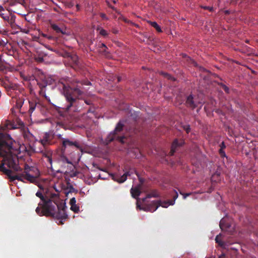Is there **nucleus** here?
Here are the masks:
<instances>
[{
  "label": "nucleus",
  "mask_w": 258,
  "mask_h": 258,
  "mask_svg": "<svg viewBox=\"0 0 258 258\" xmlns=\"http://www.w3.org/2000/svg\"><path fill=\"white\" fill-rule=\"evenodd\" d=\"M15 141L7 134L0 133V171L7 175L11 182L18 180L24 182L25 180L35 183L37 176L30 175L25 165L23 170L19 165V160L13 144Z\"/></svg>",
  "instance_id": "f257e3e1"
},
{
  "label": "nucleus",
  "mask_w": 258,
  "mask_h": 258,
  "mask_svg": "<svg viewBox=\"0 0 258 258\" xmlns=\"http://www.w3.org/2000/svg\"><path fill=\"white\" fill-rule=\"evenodd\" d=\"M36 196L39 198L42 202L38 203V206L36 208L37 214L40 216L51 217L60 220L59 224H63L62 221L68 218L66 213L67 206L65 203L60 201L57 195L51 194L50 197L48 198L45 197L40 191H38Z\"/></svg>",
  "instance_id": "f03ea898"
},
{
  "label": "nucleus",
  "mask_w": 258,
  "mask_h": 258,
  "mask_svg": "<svg viewBox=\"0 0 258 258\" xmlns=\"http://www.w3.org/2000/svg\"><path fill=\"white\" fill-rule=\"evenodd\" d=\"M74 79H61L59 81L58 86L62 87L63 94L65 97L66 104L62 108L68 112H74L79 110V99L83 94L82 89L83 85H90V82L87 81L80 83L79 81H75L77 83L76 86L74 84Z\"/></svg>",
  "instance_id": "7ed1b4c3"
},
{
  "label": "nucleus",
  "mask_w": 258,
  "mask_h": 258,
  "mask_svg": "<svg viewBox=\"0 0 258 258\" xmlns=\"http://www.w3.org/2000/svg\"><path fill=\"white\" fill-rule=\"evenodd\" d=\"M124 124L120 121L116 124L114 130L110 133L106 139V143L108 144L114 141H117L121 144L125 143L126 139L123 134Z\"/></svg>",
  "instance_id": "20e7f679"
},
{
  "label": "nucleus",
  "mask_w": 258,
  "mask_h": 258,
  "mask_svg": "<svg viewBox=\"0 0 258 258\" xmlns=\"http://www.w3.org/2000/svg\"><path fill=\"white\" fill-rule=\"evenodd\" d=\"M172 196L173 197V200H168L166 202L164 203H162L161 201H154L152 203V207L151 208H149V211L151 212H154L158 209L159 206H162L164 208H167L169 205H174L175 200L178 198L177 192L175 190H173Z\"/></svg>",
  "instance_id": "39448f33"
},
{
  "label": "nucleus",
  "mask_w": 258,
  "mask_h": 258,
  "mask_svg": "<svg viewBox=\"0 0 258 258\" xmlns=\"http://www.w3.org/2000/svg\"><path fill=\"white\" fill-rule=\"evenodd\" d=\"M67 148L78 149L80 150H82V147L80 146L79 143L75 141L71 140L69 138L63 139L61 143V150L64 151Z\"/></svg>",
  "instance_id": "423d86ee"
},
{
  "label": "nucleus",
  "mask_w": 258,
  "mask_h": 258,
  "mask_svg": "<svg viewBox=\"0 0 258 258\" xmlns=\"http://www.w3.org/2000/svg\"><path fill=\"white\" fill-rule=\"evenodd\" d=\"M29 113L31 114L35 110H40L42 108V103L38 98H33L29 100Z\"/></svg>",
  "instance_id": "0eeeda50"
},
{
  "label": "nucleus",
  "mask_w": 258,
  "mask_h": 258,
  "mask_svg": "<svg viewBox=\"0 0 258 258\" xmlns=\"http://www.w3.org/2000/svg\"><path fill=\"white\" fill-rule=\"evenodd\" d=\"M54 138V134L52 132L45 133L42 139L40 140V142L45 147L47 145L53 144L54 143L53 141Z\"/></svg>",
  "instance_id": "6e6552de"
},
{
  "label": "nucleus",
  "mask_w": 258,
  "mask_h": 258,
  "mask_svg": "<svg viewBox=\"0 0 258 258\" xmlns=\"http://www.w3.org/2000/svg\"><path fill=\"white\" fill-rule=\"evenodd\" d=\"M64 57H68L70 59L71 61L72 67L73 68H74V67L78 68L81 67V65L77 55L74 54H71L69 52H66Z\"/></svg>",
  "instance_id": "1a4fd4ad"
},
{
  "label": "nucleus",
  "mask_w": 258,
  "mask_h": 258,
  "mask_svg": "<svg viewBox=\"0 0 258 258\" xmlns=\"http://www.w3.org/2000/svg\"><path fill=\"white\" fill-rule=\"evenodd\" d=\"M199 103L200 102L197 101V99L191 94L188 96L186 98L185 105L192 109L196 108Z\"/></svg>",
  "instance_id": "9d476101"
},
{
  "label": "nucleus",
  "mask_w": 258,
  "mask_h": 258,
  "mask_svg": "<svg viewBox=\"0 0 258 258\" xmlns=\"http://www.w3.org/2000/svg\"><path fill=\"white\" fill-rule=\"evenodd\" d=\"M141 193V191L140 188L139 186H136L135 187H132L131 189V194L132 195V196L133 197V198L136 199L137 200V208L139 209L140 210H141L142 208H141V206L139 204V203H138V200L139 199L138 197L140 195Z\"/></svg>",
  "instance_id": "9b49d317"
},
{
  "label": "nucleus",
  "mask_w": 258,
  "mask_h": 258,
  "mask_svg": "<svg viewBox=\"0 0 258 258\" xmlns=\"http://www.w3.org/2000/svg\"><path fill=\"white\" fill-rule=\"evenodd\" d=\"M131 173L130 171L126 172L124 173L122 176H120L119 175L117 174H111V176L112 177V179L116 181L119 183H123L124 182L126 179L127 177L128 176H130Z\"/></svg>",
  "instance_id": "f8f14e48"
},
{
  "label": "nucleus",
  "mask_w": 258,
  "mask_h": 258,
  "mask_svg": "<svg viewBox=\"0 0 258 258\" xmlns=\"http://www.w3.org/2000/svg\"><path fill=\"white\" fill-rule=\"evenodd\" d=\"M183 143L184 142L182 140L179 142L177 139L174 140L171 145V150L169 153V155L173 156L176 152L177 148L181 146Z\"/></svg>",
  "instance_id": "ddd939ff"
},
{
  "label": "nucleus",
  "mask_w": 258,
  "mask_h": 258,
  "mask_svg": "<svg viewBox=\"0 0 258 258\" xmlns=\"http://www.w3.org/2000/svg\"><path fill=\"white\" fill-rule=\"evenodd\" d=\"M42 155L43 157L47 158V161H48L50 164L52 163V152L50 150H47L46 149L42 150L41 151Z\"/></svg>",
  "instance_id": "4468645a"
},
{
  "label": "nucleus",
  "mask_w": 258,
  "mask_h": 258,
  "mask_svg": "<svg viewBox=\"0 0 258 258\" xmlns=\"http://www.w3.org/2000/svg\"><path fill=\"white\" fill-rule=\"evenodd\" d=\"M24 102V98L23 97H19L16 99V105L15 107L17 109H20Z\"/></svg>",
  "instance_id": "2eb2a0df"
},
{
  "label": "nucleus",
  "mask_w": 258,
  "mask_h": 258,
  "mask_svg": "<svg viewBox=\"0 0 258 258\" xmlns=\"http://www.w3.org/2000/svg\"><path fill=\"white\" fill-rule=\"evenodd\" d=\"M159 196L158 193L156 190H153L148 194H147L146 198L143 199V202H145L147 198H156Z\"/></svg>",
  "instance_id": "dca6fc26"
},
{
  "label": "nucleus",
  "mask_w": 258,
  "mask_h": 258,
  "mask_svg": "<svg viewBox=\"0 0 258 258\" xmlns=\"http://www.w3.org/2000/svg\"><path fill=\"white\" fill-rule=\"evenodd\" d=\"M51 27L56 33H60L62 34H65V32L60 28H59L56 24H51Z\"/></svg>",
  "instance_id": "f3484780"
},
{
  "label": "nucleus",
  "mask_w": 258,
  "mask_h": 258,
  "mask_svg": "<svg viewBox=\"0 0 258 258\" xmlns=\"http://www.w3.org/2000/svg\"><path fill=\"white\" fill-rule=\"evenodd\" d=\"M148 23H149L153 27H154L157 32H162L161 27L156 22L148 21Z\"/></svg>",
  "instance_id": "a211bd4d"
},
{
  "label": "nucleus",
  "mask_w": 258,
  "mask_h": 258,
  "mask_svg": "<svg viewBox=\"0 0 258 258\" xmlns=\"http://www.w3.org/2000/svg\"><path fill=\"white\" fill-rule=\"evenodd\" d=\"M220 227L222 230H224L229 227L230 225L228 223H224V220L222 219L220 222Z\"/></svg>",
  "instance_id": "6ab92c4d"
},
{
  "label": "nucleus",
  "mask_w": 258,
  "mask_h": 258,
  "mask_svg": "<svg viewBox=\"0 0 258 258\" xmlns=\"http://www.w3.org/2000/svg\"><path fill=\"white\" fill-rule=\"evenodd\" d=\"M97 30L99 31V34L101 35H102L104 37H106L107 36H108V33L104 29L98 27V28H97Z\"/></svg>",
  "instance_id": "aec40b11"
},
{
  "label": "nucleus",
  "mask_w": 258,
  "mask_h": 258,
  "mask_svg": "<svg viewBox=\"0 0 258 258\" xmlns=\"http://www.w3.org/2000/svg\"><path fill=\"white\" fill-rule=\"evenodd\" d=\"M216 242L218 243V244L221 247H223L225 245V243L223 242L219 238V236L217 235L215 238Z\"/></svg>",
  "instance_id": "412c9836"
},
{
  "label": "nucleus",
  "mask_w": 258,
  "mask_h": 258,
  "mask_svg": "<svg viewBox=\"0 0 258 258\" xmlns=\"http://www.w3.org/2000/svg\"><path fill=\"white\" fill-rule=\"evenodd\" d=\"M71 210L75 213H78L79 211V207L76 204L71 205Z\"/></svg>",
  "instance_id": "4be33fe9"
},
{
  "label": "nucleus",
  "mask_w": 258,
  "mask_h": 258,
  "mask_svg": "<svg viewBox=\"0 0 258 258\" xmlns=\"http://www.w3.org/2000/svg\"><path fill=\"white\" fill-rule=\"evenodd\" d=\"M219 85L222 88V89L225 91V92L226 93H229V89L225 85H224V84L221 83L219 84Z\"/></svg>",
  "instance_id": "5701e85b"
},
{
  "label": "nucleus",
  "mask_w": 258,
  "mask_h": 258,
  "mask_svg": "<svg viewBox=\"0 0 258 258\" xmlns=\"http://www.w3.org/2000/svg\"><path fill=\"white\" fill-rule=\"evenodd\" d=\"M98 47L101 49H103V51L105 52H106V49H107V46L105 45V44L101 43L98 44Z\"/></svg>",
  "instance_id": "b1692460"
},
{
  "label": "nucleus",
  "mask_w": 258,
  "mask_h": 258,
  "mask_svg": "<svg viewBox=\"0 0 258 258\" xmlns=\"http://www.w3.org/2000/svg\"><path fill=\"white\" fill-rule=\"evenodd\" d=\"M183 128L187 134H188L190 131V127L188 124L183 125Z\"/></svg>",
  "instance_id": "393cba45"
},
{
  "label": "nucleus",
  "mask_w": 258,
  "mask_h": 258,
  "mask_svg": "<svg viewBox=\"0 0 258 258\" xmlns=\"http://www.w3.org/2000/svg\"><path fill=\"white\" fill-rule=\"evenodd\" d=\"M14 21L15 19L13 18V17H11V18H9V21H8L10 24L11 25L12 27H13L14 25Z\"/></svg>",
  "instance_id": "a878e982"
},
{
  "label": "nucleus",
  "mask_w": 258,
  "mask_h": 258,
  "mask_svg": "<svg viewBox=\"0 0 258 258\" xmlns=\"http://www.w3.org/2000/svg\"><path fill=\"white\" fill-rule=\"evenodd\" d=\"M1 17L6 21H9L10 17L8 15H6L5 14H2Z\"/></svg>",
  "instance_id": "bb28decb"
},
{
  "label": "nucleus",
  "mask_w": 258,
  "mask_h": 258,
  "mask_svg": "<svg viewBox=\"0 0 258 258\" xmlns=\"http://www.w3.org/2000/svg\"><path fill=\"white\" fill-rule=\"evenodd\" d=\"M69 191L68 192H66V196H68V195L69 194V192H74L75 188L73 187V186L72 185H70L69 186Z\"/></svg>",
  "instance_id": "cd10ccee"
},
{
  "label": "nucleus",
  "mask_w": 258,
  "mask_h": 258,
  "mask_svg": "<svg viewBox=\"0 0 258 258\" xmlns=\"http://www.w3.org/2000/svg\"><path fill=\"white\" fill-rule=\"evenodd\" d=\"M7 40H0V46H5L7 44Z\"/></svg>",
  "instance_id": "c85d7f7f"
},
{
  "label": "nucleus",
  "mask_w": 258,
  "mask_h": 258,
  "mask_svg": "<svg viewBox=\"0 0 258 258\" xmlns=\"http://www.w3.org/2000/svg\"><path fill=\"white\" fill-rule=\"evenodd\" d=\"M70 205L76 204V200L75 198H72L70 201Z\"/></svg>",
  "instance_id": "c756f323"
},
{
  "label": "nucleus",
  "mask_w": 258,
  "mask_h": 258,
  "mask_svg": "<svg viewBox=\"0 0 258 258\" xmlns=\"http://www.w3.org/2000/svg\"><path fill=\"white\" fill-rule=\"evenodd\" d=\"M219 154H220V155L222 157H225L226 156V154H225V152L224 151V150L220 149L219 150Z\"/></svg>",
  "instance_id": "7c9ffc66"
},
{
  "label": "nucleus",
  "mask_w": 258,
  "mask_h": 258,
  "mask_svg": "<svg viewBox=\"0 0 258 258\" xmlns=\"http://www.w3.org/2000/svg\"><path fill=\"white\" fill-rule=\"evenodd\" d=\"M100 16L101 17V18L102 19H104V20H107L108 19L106 15L105 14H104V13H101L100 14Z\"/></svg>",
  "instance_id": "2f4dec72"
},
{
  "label": "nucleus",
  "mask_w": 258,
  "mask_h": 258,
  "mask_svg": "<svg viewBox=\"0 0 258 258\" xmlns=\"http://www.w3.org/2000/svg\"><path fill=\"white\" fill-rule=\"evenodd\" d=\"M5 66L2 63L1 60H0V72L3 71L5 70Z\"/></svg>",
  "instance_id": "473e14b6"
},
{
  "label": "nucleus",
  "mask_w": 258,
  "mask_h": 258,
  "mask_svg": "<svg viewBox=\"0 0 258 258\" xmlns=\"http://www.w3.org/2000/svg\"><path fill=\"white\" fill-rule=\"evenodd\" d=\"M56 137L58 139L60 140L61 141V143L63 142V139H66V138H62V135L60 134L57 135Z\"/></svg>",
  "instance_id": "72a5a7b5"
},
{
  "label": "nucleus",
  "mask_w": 258,
  "mask_h": 258,
  "mask_svg": "<svg viewBox=\"0 0 258 258\" xmlns=\"http://www.w3.org/2000/svg\"><path fill=\"white\" fill-rule=\"evenodd\" d=\"M220 149L224 150L226 148V146L224 142H222L220 145Z\"/></svg>",
  "instance_id": "f704fd0d"
},
{
  "label": "nucleus",
  "mask_w": 258,
  "mask_h": 258,
  "mask_svg": "<svg viewBox=\"0 0 258 258\" xmlns=\"http://www.w3.org/2000/svg\"><path fill=\"white\" fill-rule=\"evenodd\" d=\"M94 112V109L93 108L90 107L87 111V113H93Z\"/></svg>",
  "instance_id": "c9c22d12"
},
{
  "label": "nucleus",
  "mask_w": 258,
  "mask_h": 258,
  "mask_svg": "<svg viewBox=\"0 0 258 258\" xmlns=\"http://www.w3.org/2000/svg\"><path fill=\"white\" fill-rule=\"evenodd\" d=\"M162 74L164 75V76L167 77L168 79H170L171 78V77L167 73H163Z\"/></svg>",
  "instance_id": "e433bc0d"
},
{
  "label": "nucleus",
  "mask_w": 258,
  "mask_h": 258,
  "mask_svg": "<svg viewBox=\"0 0 258 258\" xmlns=\"http://www.w3.org/2000/svg\"><path fill=\"white\" fill-rule=\"evenodd\" d=\"M85 102L86 103V104H87V105H91L92 104V101L91 100H85Z\"/></svg>",
  "instance_id": "4c0bfd02"
},
{
  "label": "nucleus",
  "mask_w": 258,
  "mask_h": 258,
  "mask_svg": "<svg viewBox=\"0 0 258 258\" xmlns=\"http://www.w3.org/2000/svg\"><path fill=\"white\" fill-rule=\"evenodd\" d=\"M112 32L114 34H117L118 33V31L117 29L113 28L112 30Z\"/></svg>",
  "instance_id": "58836bf2"
},
{
  "label": "nucleus",
  "mask_w": 258,
  "mask_h": 258,
  "mask_svg": "<svg viewBox=\"0 0 258 258\" xmlns=\"http://www.w3.org/2000/svg\"><path fill=\"white\" fill-rule=\"evenodd\" d=\"M108 6L111 9H112V10H116L115 8L114 7H112V6H111L108 3Z\"/></svg>",
  "instance_id": "ea45409f"
},
{
  "label": "nucleus",
  "mask_w": 258,
  "mask_h": 258,
  "mask_svg": "<svg viewBox=\"0 0 258 258\" xmlns=\"http://www.w3.org/2000/svg\"><path fill=\"white\" fill-rule=\"evenodd\" d=\"M190 194V193L186 194L185 195H184V199H185L187 196H189Z\"/></svg>",
  "instance_id": "a19ab883"
},
{
  "label": "nucleus",
  "mask_w": 258,
  "mask_h": 258,
  "mask_svg": "<svg viewBox=\"0 0 258 258\" xmlns=\"http://www.w3.org/2000/svg\"><path fill=\"white\" fill-rule=\"evenodd\" d=\"M117 82H119L121 80V78L120 77H117Z\"/></svg>",
  "instance_id": "79ce46f5"
},
{
  "label": "nucleus",
  "mask_w": 258,
  "mask_h": 258,
  "mask_svg": "<svg viewBox=\"0 0 258 258\" xmlns=\"http://www.w3.org/2000/svg\"><path fill=\"white\" fill-rule=\"evenodd\" d=\"M192 64L195 66H197V63L196 62H195L194 60H192Z\"/></svg>",
  "instance_id": "37998d69"
},
{
  "label": "nucleus",
  "mask_w": 258,
  "mask_h": 258,
  "mask_svg": "<svg viewBox=\"0 0 258 258\" xmlns=\"http://www.w3.org/2000/svg\"><path fill=\"white\" fill-rule=\"evenodd\" d=\"M205 9H208L210 11H212V10L213 9L212 8H209V7H205Z\"/></svg>",
  "instance_id": "c03bdc74"
},
{
  "label": "nucleus",
  "mask_w": 258,
  "mask_h": 258,
  "mask_svg": "<svg viewBox=\"0 0 258 258\" xmlns=\"http://www.w3.org/2000/svg\"><path fill=\"white\" fill-rule=\"evenodd\" d=\"M225 257V254H223L221 255L219 258H224Z\"/></svg>",
  "instance_id": "a18cd8bd"
},
{
  "label": "nucleus",
  "mask_w": 258,
  "mask_h": 258,
  "mask_svg": "<svg viewBox=\"0 0 258 258\" xmlns=\"http://www.w3.org/2000/svg\"><path fill=\"white\" fill-rule=\"evenodd\" d=\"M3 10H4V8L2 6H0V11H2Z\"/></svg>",
  "instance_id": "49530a36"
},
{
  "label": "nucleus",
  "mask_w": 258,
  "mask_h": 258,
  "mask_svg": "<svg viewBox=\"0 0 258 258\" xmlns=\"http://www.w3.org/2000/svg\"><path fill=\"white\" fill-rule=\"evenodd\" d=\"M76 7H77V10H79V6L78 5H77L76 6Z\"/></svg>",
  "instance_id": "de8ad7c7"
},
{
  "label": "nucleus",
  "mask_w": 258,
  "mask_h": 258,
  "mask_svg": "<svg viewBox=\"0 0 258 258\" xmlns=\"http://www.w3.org/2000/svg\"><path fill=\"white\" fill-rule=\"evenodd\" d=\"M57 124L59 125H62V124L61 123H60V122L58 123Z\"/></svg>",
  "instance_id": "09e8293b"
},
{
  "label": "nucleus",
  "mask_w": 258,
  "mask_h": 258,
  "mask_svg": "<svg viewBox=\"0 0 258 258\" xmlns=\"http://www.w3.org/2000/svg\"><path fill=\"white\" fill-rule=\"evenodd\" d=\"M6 127H7V126L3 127H2V128H3L2 129H3V130H4Z\"/></svg>",
  "instance_id": "8fccbe9b"
},
{
  "label": "nucleus",
  "mask_w": 258,
  "mask_h": 258,
  "mask_svg": "<svg viewBox=\"0 0 258 258\" xmlns=\"http://www.w3.org/2000/svg\"><path fill=\"white\" fill-rule=\"evenodd\" d=\"M249 40H246L245 41L246 43H249Z\"/></svg>",
  "instance_id": "3c124183"
},
{
  "label": "nucleus",
  "mask_w": 258,
  "mask_h": 258,
  "mask_svg": "<svg viewBox=\"0 0 258 258\" xmlns=\"http://www.w3.org/2000/svg\"><path fill=\"white\" fill-rule=\"evenodd\" d=\"M113 2L114 4H115L116 3V1L115 0H113Z\"/></svg>",
  "instance_id": "603ef678"
},
{
  "label": "nucleus",
  "mask_w": 258,
  "mask_h": 258,
  "mask_svg": "<svg viewBox=\"0 0 258 258\" xmlns=\"http://www.w3.org/2000/svg\"><path fill=\"white\" fill-rule=\"evenodd\" d=\"M99 169L100 170L104 171L103 169H100V168H99Z\"/></svg>",
  "instance_id": "864d4df0"
},
{
  "label": "nucleus",
  "mask_w": 258,
  "mask_h": 258,
  "mask_svg": "<svg viewBox=\"0 0 258 258\" xmlns=\"http://www.w3.org/2000/svg\"><path fill=\"white\" fill-rule=\"evenodd\" d=\"M2 32V31L0 30V33H1Z\"/></svg>",
  "instance_id": "5fc2aeb1"
}]
</instances>
